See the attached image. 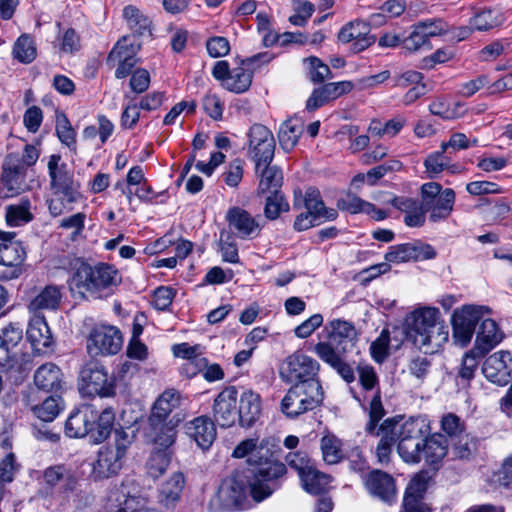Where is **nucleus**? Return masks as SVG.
Returning a JSON list of instances; mask_svg holds the SVG:
<instances>
[{
	"label": "nucleus",
	"mask_w": 512,
	"mask_h": 512,
	"mask_svg": "<svg viewBox=\"0 0 512 512\" xmlns=\"http://www.w3.org/2000/svg\"><path fill=\"white\" fill-rule=\"evenodd\" d=\"M274 448L269 439L249 438L241 441L232 453L234 458L248 457L250 494L257 502L269 497L279 487L277 481L287 472L286 465L277 459Z\"/></svg>",
	"instance_id": "nucleus-1"
},
{
	"label": "nucleus",
	"mask_w": 512,
	"mask_h": 512,
	"mask_svg": "<svg viewBox=\"0 0 512 512\" xmlns=\"http://www.w3.org/2000/svg\"><path fill=\"white\" fill-rule=\"evenodd\" d=\"M406 336L425 354L436 353L449 339V329L436 308H420L411 312L406 320Z\"/></svg>",
	"instance_id": "nucleus-2"
},
{
	"label": "nucleus",
	"mask_w": 512,
	"mask_h": 512,
	"mask_svg": "<svg viewBox=\"0 0 512 512\" xmlns=\"http://www.w3.org/2000/svg\"><path fill=\"white\" fill-rule=\"evenodd\" d=\"M121 277L118 270L106 263L92 266L81 263L70 279V289L83 299H102L112 294L119 285Z\"/></svg>",
	"instance_id": "nucleus-3"
},
{
	"label": "nucleus",
	"mask_w": 512,
	"mask_h": 512,
	"mask_svg": "<svg viewBox=\"0 0 512 512\" xmlns=\"http://www.w3.org/2000/svg\"><path fill=\"white\" fill-rule=\"evenodd\" d=\"M325 392L321 381L293 383L281 401L282 412L291 419L319 408Z\"/></svg>",
	"instance_id": "nucleus-4"
},
{
	"label": "nucleus",
	"mask_w": 512,
	"mask_h": 512,
	"mask_svg": "<svg viewBox=\"0 0 512 512\" xmlns=\"http://www.w3.org/2000/svg\"><path fill=\"white\" fill-rule=\"evenodd\" d=\"M130 444L128 434L123 430H116L114 443L99 449L97 459L93 463V476L96 479H105L116 475L123 466Z\"/></svg>",
	"instance_id": "nucleus-5"
},
{
	"label": "nucleus",
	"mask_w": 512,
	"mask_h": 512,
	"mask_svg": "<svg viewBox=\"0 0 512 512\" xmlns=\"http://www.w3.org/2000/svg\"><path fill=\"white\" fill-rule=\"evenodd\" d=\"M249 488L248 476L236 472L225 478L215 496L211 499V505L216 510H242L246 507Z\"/></svg>",
	"instance_id": "nucleus-6"
},
{
	"label": "nucleus",
	"mask_w": 512,
	"mask_h": 512,
	"mask_svg": "<svg viewBox=\"0 0 512 512\" xmlns=\"http://www.w3.org/2000/svg\"><path fill=\"white\" fill-rule=\"evenodd\" d=\"M420 195L425 214L429 213L431 222L446 220L451 215L456 197L453 189H443L437 182H427L421 186Z\"/></svg>",
	"instance_id": "nucleus-7"
},
{
	"label": "nucleus",
	"mask_w": 512,
	"mask_h": 512,
	"mask_svg": "<svg viewBox=\"0 0 512 512\" xmlns=\"http://www.w3.org/2000/svg\"><path fill=\"white\" fill-rule=\"evenodd\" d=\"M320 364L313 357L298 350L287 356L279 369V375L287 384L321 381Z\"/></svg>",
	"instance_id": "nucleus-8"
},
{
	"label": "nucleus",
	"mask_w": 512,
	"mask_h": 512,
	"mask_svg": "<svg viewBox=\"0 0 512 512\" xmlns=\"http://www.w3.org/2000/svg\"><path fill=\"white\" fill-rule=\"evenodd\" d=\"M123 345L121 331L112 325H95L87 337V352L91 356L117 354Z\"/></svg>",
	"instance_id": "nucleus-9"
},
{
	"label": "nucleus",
	"mask_w": 512,
	"mask_h": 512,
	"mask_svg": "<svg viewBox=\"0 0 512 512\" xmlns=\"http://www.w3.org/2000/svg\"><path fill=\"white\" fill-rule=\"evenodd\" d=\"M489 313L487 306L465 305L452 315L453 339L461 347L467 346L475 332L477 324L484 313Z\"/></svg>",
	"instance_id": "nucleus-10"
},
{
	"label": "nucleus",
	"mask_w": 512,
	"mask_h": 512,
	"mask_svg": "<svg viewBox=\"0 0 512 512\" xmlns=\"http://www.w3.org/2000/svg\"><path fill=\"white\" fill-rule=\"evenodd\" d=\"M275 139L272 132L262 124H254L248 132V153L255 162L258 173L262 163L270 164L274 158Z\"/></svg>",
	"instance_id": "nucleus-11"
},
{
	"label": "nucleus",
	"mask_w": 512,
	"mask_h": 512,
	"mask_svg": "<svg viewBox=\"0 0 512 512\" xmlns=\"http://www.w3.org/2000/svg\"><path fill=\"white\" fill-rule=\"evenodd\" d=\"M15 232L0 230V264L9 267L4 278H18L22 273V264L26 258V250L22 243L15 240Z\"/></svg>",
	"instance_id": "nucleus-12"
},
{
	"label": "nucleus",
	"mask_w": 512,
	"mask_h": 512,
	"mask_svg": "<svg viewBox=\"0 0 512 512\" xmlns=\"http://www.w3.org/2000/svg\"><path fill=\"white\" fill-rule=\"evenodd\" d=\"M80 377L91 393L100 397H112L116 394L114 377L109 376L105 367L98 362L86 363L80 372Z\"/></svg>",
	"instance_id": "nucleus-13"
},
{
	"label": "nucleus",
	"mask_w": 512,
	"mask_h": 512,
	"mask_svg": "<svg viewBox=\"0 0 512 512\" xmlns=\"http://www.w3.org/2000/svg\"><path fill=\"white\" fill-rule=\"evenodd\" d=\"M230 231L240 239H254L261 230L260 216H252L248 211L240 207L230 208L225 216Z\"/></svg>",
	"instance_id": "nucleus-14"
},
{
	"label": "nucleus",
	"mask_w": 512,
	"mask_h": 512,
	"mask_svg": "<svg viewBox=\"0 0 512 512\" xmlns=\"http://www.w3.org/2000/svg\"><path fill=\"white\" fill-rule=\"evenodd\" d=\"M238 391L234 386L225 387L214 399L212 412L220 427H231L238 420Z\"/></svg>",
	"instance_id": "nucleus-15"
},
{
	"label": "nucleus",
	"mask_w": 512,
	"mask_h": 512,
	"mask_svg": "<svg viewBox=\"0 0 512 512\" xmlns=\"http://www.w3.org/2000/svg\"><path fill=\"white\" fill-rule=\"evenodd\" d=\"M370 24L363 20H355L344 25L339 33L338 40L341 43L351 44V51L359 53L375 43L376 37L371 33Z\"/></svg>",
	"instance_id": "nucleus-16"
},
{
	"label": "nucleus",
	"mask_w": 512,
	"mask_h": 512,
	"mask_svg": "<svg viewBox=\"0 0 512 512\" xmlns=\"http://www.w3.org/2000/svg\"><path fill=\"white\" fill-rule=\"evenodd\" d=\"M482 371L492 383L500 386L512 383V354L509 351L493 353L485 360Z\"/></svg>",
	"instance_id": "nucleus-17"
},
{
	"label": "nucleus",
	"mask_w": 512,
	"mask_h": 512,
	"mask_svg": "<svg viewBox=\"0 0 512 512\" xmlns=\"http://www.w3.org/2000/svg\"><path fill=\"white\" fill-rule=\"evenodd\" d=\"M436 257V251L429 244L420 242L404 243L389 247L385 260L390 263L429 260Z\"/></svg>",
	"instance_id": "nucleus-18"
},
{
	"label": "nucleus",
	"mask_w": 512,
	"mask_h": 512,
	"mask_svg": "<svg viewBox=\"0 0 512 512\" xmlns=\"http://www.w3.org/2000/svg\"><path fill=\"white\" fill-rule=\"evenodd\" d=\"M271 56L268 53H258L252 57L242 60L241 66L231 70L224 87L234 93H243L249 89L252 83L253 73L251 70L246 69L244 66H253L258 62L268 63Z\"/></svg>",
	"instance_id": "nucleus-19"
},
{
	"label": "nucleus",
	"mask_w": 512,
	"mask_h": 512,
	"mask_svg": "<svg viewBox=\"0 0 512 512\" xmlns=\"http://www.w3.org/2000/svg\"><path fill=\"white\" fill-rule=\"evenodd\" d=\"M137 47L128 43V39L123 37L120 39L107 57V63L111 66L118 65L115 71V77L122 79L127 77L132 72V69L137 64Z\"/></svg>",
	"instance_id": "nucleus-20"
},
{
	"label": "nucleus",
	"mask_w": 512,
	"mask_h": 512,
	"mask_svg": "<svg viewBox=\"0 0 512 512\" xmlns=\"http://www.w3.org/2000/svg\"><path fill=\"white\" fill-rule=\"evenodd\" d=\"M96 408L93 405H83L73 410L68 416L64 431L70 438L90 436L91 427L95 425Z\"/></svg>",
	"instance_id": "nucleus-21"
},
{
	"label": "nucleus",
	"mask_w": 512,
	"mask_h": 512,
	"mask_svg": "<svg viewBox=\"0 0 512 512\" xmlns=\"http://www.w3.org/2000/svg\"><path fill=\"white\" fill-rule=\"evenodd\" d=\"M26 168L16 154H9L3 163L2 182L9 194L13 196L23 192L27 185L25 183Z\"/></svg>",
	"instance_id": "nucleus-22"
},
{
	"label": "nucleus",
	"mask_w": 512,
	"mask_h": 512,
	"mask_svg": "<svg viewBox=\"0 0 512 512\" xmlns=\"http://www.w3.org/2000/svg\"><path fill=\"white\" fill-rule=\"evenodd\" d=\"M105 510L106 512H140L149 509L145 507L142 498L130 495L127 487L122 485L110 490Z\"/></svg>",
	"instance_id": "nucleus-23"
},
{
	"label": "nucleus",
	"mask_w": 512,
	"mask_h": 512,
	"mask_svg": "<svg viewBox=\"0 0 512 512\" xmlns=\"http://www.w3.org/2000/svg\"><path fill=\"white\" fill-rule=\"evenodd\" d=\"M364 485L368 492L391 504L396 499V485L393 477L381 470H373L364 478Z\"/></svg>",
	"instance_id": "nucleus-24"
},
{
	"label": "nucleus",
	"mask_w": 512,
	"mask_h": 512,
	"mask_svg": "<svg viewBox=\"0 0 512 512\" xmlns=\"http://www.w3.org/2000/svg\"><path fill=\"white\" fill-rule=\"evenodd\" d=\"M34 384L38 390L47 393H58L64 386L62 370L52 362L44 363L34 373Z\"/></svg>",
	"instance_id": "nucleus-25"
},
{
	"label": "nucleus",
	"mask_w": 512,
	"mask_h": 512,
	"mask_svg": "<svg viewBox=\"0 0 512 512\" xmlns=\"http://www.w3.org/2000/svg\"><path fill=\"white\" fill-rule=\"evenodd\" d=\"M394 208L405 213L404 223L408 227H421L424 225L426 216L423 202L406 196H393L387 200Z\"/></svg>",
	"instance_id": "nucleus-26"
},
{
	"label": "nucleus",
	"mask_w": 512,
	"mask_h": 512,
	"mask_svg": "<svg viewBox=\"0 0 512 512\" xmlns=\"http://www.w3.org/2000/svg\"><path fill=\"white\" fill-rule=\"evenodd\" d=\"M426 490V476L423 474L415 475L405 492L402 505L404 512H430V507L422 501Z\"/></svg>",
	"instance_id": "nucleus-27"
},
{
	"label": "nucleus",
	"mask_w": 512,
	"mask_h": 512,
	"mask_svg": "<svg viewBox=\"0 0 512 512\" xmlns=\"http://www.w3.org/2000/svg\"><path fill=\"white\" fill-rule=\"evenodd\" d=\"M186 434L203 450L216 438L215 423L208 416H199L186 423Z\"/></svg>",
	"instance_id": "nucleus-28"
},
{
	"label": "nucleus",
	"mask_w": 512,
	"mask_h": 512,
	"mask_svg": "<svg viewBox=\"0 0 512 512\" xmlns=\"http://www.w3.org/2000/svg\"><path fill=\"white\" fill-rule=\"evenodd\" d=\"M26 335L33 350L38 353H45L53 345L50 328L43 316H35L30 320Z\"/></svg>",
	"instance_id": "nucleus-29"
},
{
	"label": "nucleus",
	"mask_w": 512,
	"mask_h": 512,
	"mask_svg": "<svg viewBox=\"0 0 512 512\" xmlns=\"http://www.w3.org/2000/svg\"><path fill=\"white\" fill-rule=\"evenodd\" d=\"M503 337L504 334L497 323L490 318L485 319L480 325L472 349L477 351L478 355H485L497 346L502 341Z\"/></svg>",
	"instance_id": "nucleus-30"
},
{
	"label": "nucleus",
	"mask_w": 512,
	"mask_h": 512,
	"mask_svg": "<svg viewBox=\"0 0 512 512\" xmlns=\"http://www.w3.org/2000/svg\"><path fill=\"white\" fill-rule=\"evenodd\" d=\"M184 487V474L180 471L174 472L160 486L157 496L158 503L167 509L174 508L181 500Z\"/></svg>",
	"instance_id": "nucleus-31"
},
{
	"label": "nucleus",
	"mask_w": 512,
	"mask_h": 512,
	"mask_svg": "<svg viewBox=\"0 0 512 512\" xmlns=\"http://www.w3.org/2000/svg\"><path fill=\"white\" fill-rule=\"evenodd\" d=\"M61 156L53 154L48 161V172L52 191L79 188L73 175L68 171L65 163H60Z\"/></svg>",
	"instance_id": "nucleus-32"
},
{
	"label": "nucleus",
	"mask_w": 512,
	"mask_h": 512,
	"mask_svg": "<svg viewBox=\"0 0 512 512\" xmlns=\"http://www.w3.org/2000/svg\"><path fill=\"white\" fill-rule=\"evenodd\" d=\"M238 402V420L240 425L251 427L261 414L260 395L252 390H246L241 394Z\"/></svg>",
	"instance_id": "nucleus-33"
},
{
	"label": "nucleus",
	"mask_w": 512,
	"mask_h": 512,
	"mask_svg": "<svg viewBox=\"0 0 512 512\" xmlns=\"http://www.w3.org/2000/svg\"><path fill=\"white\" fill-rule=\"evenodd\" d=\"M337 206L339 209L352 214L365 213L376 221H381L388 217L387 211L379 209L374 204L355 195H347L345 198L339 199Z\"/></svg>",
	"instance_id": "nucleus-34"
},
{
	"label": "nucleus",
	"mask_w": 512,
	"mask_h": 512,
	"mask_svg": "<svg viewBox=\"0 0 512 512\" xmlns=\"http://www.w3.org/2000/svg\"><path fill=\"white\" fill-rule=\"evenodd\" d=\"M181 401V394L174 389L165 390L153 404L151 414L149 416L150 421H155L156 424L159 421H167L171 412L178 408Z\"/></svg>",
	"instance_id": "nucleus-35"
},
{
	"label": "nucleus",
	"mask_w": 512,
	"mask_h": 512,
	"mask_svg": "<svg viewBox=\"0 0 512 512\" xmlns=\"http://www.w3.org/2000/svg\"><path fill=\"white\" fill-rule=\"evenodd\" d=\"M326 330L328 332L329 340L332 343H335V345L340 347H347L348 344L350 346L354 345L357 333L352 323L345 320L335 319L326 325Z\"/></svg>",
	"instance_id": "nucleus-36"
},
{
	"label": "nucleus",
	"mask_w": 512,
	"mask_h": 512,
	"mask_svg": "<svg viewBox=\"0 0 512 512\" xmlns=\"http://www.w3.org/2000/svg\"><path fill=\"white\" fill-rule=\"evenodd\" d=\"M30 369V361L25 359L24 355L17 358L15 355L8 354V358L0 359V373L5 374L6 378L14 384L22 383Z\"/></svg>",
	"instance_id": "nucleus-37"
},
{
	"label": "nucleus",
	"mask_w": 512,
	"mask_h": 512,
	"mask_svg": "<svg viewBox=\"0 0 512 512\" xmlns=\"http://www.w3.org/2000/svg\"><path fill=\"white\" fill-rule=\"evenodd\" d=\"M80 198L79 188L53 191V197L48 203L49 212L53 217L67 213L73 209L72 204Z\"/></svg>",
	"instance_id": "nucleus-38"
},
{
	"label": "nucleus",
	"mask_w": 512,
	"mask_h": 512,
	"mask_svg": "<svg viewBox=\"0 0 512 512\" xmlns=\"http://www.w3.org/2000/svg\"><path fill=\"white\" fill-rule=\"evenodd\" d=\"M44 480L52 487L58 486L64 494L73 491L77 485L74 475L60 465L47 468L44 472Z\"/></svg>",
	"instance_id": "nucleus-39"
},
{
	"label": "nucleus",
	"mask_w": 512,
	"mask_h": 512,
	"mask_svg": "<svg viewBox=\"0 0 512 512\" xmlns=\"http://www.w3.org/2000/svg\"><path fill=\"white\" fill-rule=\"evenodd\" d=\"M451 151L443 150L432 152L429 154L425 161L424 167L430 178L437 177L444 170H450L455 173L458 169L456 164H452Z\"/></svg>",
	"instance_id": "nucleus-40"
},
{
	"label": "nucleus",
	"mask_w": 512,
	"mask_h": 512,
	"mask_svg": "<svg viewBox=\"0 0 512 512\" xmlns=\"http://www.w3.org/2000/svg\"><path fill=\"white\" fill-rule=\"evenodd\" d=\"M115 412L112 408H105L102 412L96 410L95 425L91 427L90 438L94 443H102L111 434L114 428Z\"/></svg>",
	"instance_id": "nucleus-41"
},
{
	"label": "nucleus",
	"mask_w": 512,
	"mask_h": 512,
	"mask_svg": "<svg viewBox=\"0 0 512 512\" xmlns=\"http://www.w3.org/2000/svg\"><path fill=\"white\" fill-rule=\"evenodd\" d=\"M303 132V123L298 118H290L283 122L278 131V140L281 148L291 151L299 141Z\"/></svg>",
	"instance_id": "nucleus-42"
},
{
	"label": "nucleus",
	"mask_w": 512,
	"mask_h": 512,
	"mask_svg": "<svg viewBox=\"0 0 512 512\" xmlns=\"http://www.w3.org/2000/svg\"><path fill=\"white\" fill-rule=\"evenodd\" d=\"M304 206L307 212H311L325 221L335 220L338 216L336 209L325 207L320 192L313 187L308 188L305 192Z\"/></svg>",
	"instance_id": "nucleus-43"
},
{
	"label": "nucleus",
	"mask_w": 512,
	"mask_h": 512,
	"mask_svg": "<svg viewBox=\"0 0 512 512\" xmlns=\"http://www.w3.org/2000/svg\"><path fill=\"white\" fill-rule=\"evenodd\" d=\"M61 300V292L57 286L48 285L36 294L29 303V310L38 312L41 310H54Z\"/></svg>",
	"instance_id": "nucleus-44"
},
{
	"label": "nucleus",
	"mask_w": 512,
	"mask_h": 512,
	"mask_svg": "<svg viewBox=\"0 0 512 512\" xmlns=\"http://www.w3.org/2000/svg\"><path fill=\"white\" fill-rule=\"evenodd\" d=\"M148 435L155 444L168 448L176 438L175 426L172 421H159L156 424L148 419Z\"/></svg>",
	"instance_id": "nucleus-45"
},
{
	"label": "nucleus",
	"mask_w": 512,
	"mask_h": 512,
	"mask_svg": "<svg viewBox=\"0 0 512 512\" xmlns=\"http://www.w3.org/2000/svg\"><path fill=\"white\" fill-rule=\"evenodd\" d=\"M421 452L422 459L428 464H436L447 454V440L442 435L426 438L423 441Z\"/></svg>",
	"instance_id": "nucleus-46"
},
{
	"label": "nucleus",
	"mask_w": 512,
	"mask_h": 512,
	"mask_svg": "<svg viewBox=\"0 0 512 512\" xmlns=\"http://www.w3.org/2000/svg\"><path fill=\"white\" fill-rule=\"evenodd\" d=\"M332 477L319 471L314 465L300 478L302 487L311 494H320L328 490Z\"/></svg>",
	"instance_id": "nucleus-47"
},
{
	"label": "nucleus",
	"mask_w": 512,
	"mask_h": 512,
	"mask_svg": "<svg viewBox=\"0 0 512 512\" xmlns=\"http://www.w3.org/2000/svg\"><path fill=\"white\" fill-rule=\"evenodd\" d=\"M27 406L33 415L43 422L53 421L62 409L61 398L55 396L47 397L41 404H34L28 399Z\"/></svg>",
	"instance_id": "nucleus-48"
},
{
	"label": "nucleus",
	"mask_w": 512,
	"mask_h": 512,
	"mask_svg": "<svg viewBox=\"0 0 512 512\" xmlns=\"http://www.w3.org/2000/svg\"><path fill=\"white\" fill-rule=\"evenodd\" d=\"M263 169L260 172V180L257 192L259 195L279 191L283 182V175L277 166L262 163Z\"/></svg>",
	"instance_id": "nucleus-49"
},
{
	"label": "nucleus",
	"mask_w": 512,
	"mask_h": 512,
	"mask_svg": "<svg viewBox=\"0 0 512 512\" xmlns=\"http://www.w3.org/2000/svg\"><path fill=\"white\" fill-rule=\"evenodd\" d=\"M23 338V329L18 323H10L0 333V359L8 358Z\"/></svg>",
	"instance_id": "nucleus-50"
},
{
	"label": "nucleus",
	"mask_w": 512,
	"mask_h": 512,
	"mask_svg": "<svg viewBox=\"0 0 512 512\" xmlns=\"http://www.w3.org/2000/svg\"><path fill=\"white\" fill-rule=\"evenodd\" d=\"M504 21L503 15L498 9H486L476 13L469 21L474 30L488 31L500 26Z\"/></svg>",
	"instance_id": "nucleus-51"
},
{
	"label": "nucleus",
	"mask_w": 512,
	"mask_h": 512,
	"mask_svg": "<svg viewBox=\"0 0 512 512\" xmlns=\"http://www.w3.org/2000/svg\"><path fill=\"white\" fill-rule=\"evenodd\" d=\"M30 201L21 199L18 204H11L6 207V222L11 227L21 226L32 220L33 216L30 212Z\"/></svg>",
	"instance_id": "nucleus-52"
},
{
	"label": "nucleus",
	"mask_w": 512,
	"mask_h": 512,
	"mask_svg": "<svg viewBox=\"0 0 512 512\" xmlns=\"http://www.w3.org/2000/svg\"><path fill=\"white\" fill-rule=\"evenodd\" d=\"M323 460L330 465L339 463L343 458L342 442L333 434H327L320 440Z\"/></svg>",
	"instance_id": "nucleus-53"
},
{
	"label": "nucleus",
	"mask_w": 512,
	"mask_h": 512,
	"mask_svg": "<svg viewBox=\"0 0 512 512\" xmlns=\"http://www.w3.org/2000/svg\"><path fill=\"white\" fill-rule=\"evenodd\" d=\"M429 426L426 421L420 417L410 418L406 421L400 417V436L401 439H412L417 440L424 438V436L428 433Z\"/></svg>",
	"instance_id": "nucleus-54"
},
{
	"label": "nucleus",
	"mask_w": 512,
	"mask_h": 512,
	"mask_svg": "<svg viewBox=\"0 0 512 512\" xmlns=\"http://www.w3.org/2000/svg\"><path fill=\"white\" fill-rule=\"evenodd\" d=\"M366 433L371 436L380 437V440L394 445L396 442H399L400 418H387L380 426L376 425L373 431H367Z\"/></svg>",
	"instance_id": "nucleus-55"
},
{
	"label": "nucleus",
	"mask_w": 512,
	"mask_h": 512,
	"mask_svg": "<svg viewBox=\"0 0 512 512\" xmlns=\"http://www.w3.org/2000/svg\"><path fill=\"white\" fill-rule=\"evenodd\" d=\"M123 17L129 28L136 34L142 35L149 30L151 21L137 7L126 6L123 9Z\"/></svg>",
	"instance_id": "nucleus-56"
},
{
	"label": "nucleus",
	"mask_w": 512,
	"mask_h": 512,
	"mask_svg": "<svg viewBox=\"0 0 512 512\" xmlns=\"http://www.w3.org/2000/svg\"><path fill=\"white\" fill-rule=\"evenodd\" d=\"M315 354L329 366L333 367L337 365L338 361L342 358V354L347 352L346 346H338L335 343L319 342L314 346Z\"/></svg>",
	"instance_id": "nucleus-57"
},
{
	"label": "nucleus",
	"mask_w": 512,
	"mask_h": 512,
	"mask_svg": "<svg viewBox=\"0 0 512 512\" xmlns=\"http://www.w3.org/2000/svg\"><path fill=\"white\" fill-rule=\"evenodd\" d=\"M170 462L171 457L167 451H154L146 462V472L151 478L157 479L164 474L169 467Z\"/></svg>",
	"instance_id": "nucleus-58"
},
{
	"label": "nucleus",
	"mask_w": 512,
	"mask_h": 512,
	"mask_svg": "<svg viewBox=\"0 0 512 512\" xmlns=\"http://www.w3.org/2000/svg\"><path fill=\"white\" fill-rule=\"evenodd\" d=\"M424 438L412 440L401 439L398 442V453L407 463H418L422 459V445Z\"/></svg>",
	"instance_id": "nucleus-59"
},
{
	"label": "nucleus",
	"mask_w": 512,
	"mask_h": 512,
	"mask_svg": "<svg viewBox=\"0 0 512 512\" xmlns=\"http://www.w3.org/2000/svg\"><path fill=\"white\" fill-rule=\"evenodd\" d=\"M56 134L61 143L75 150L76 148V132L72 128L69 119L63 113L56 114Z\"/></svg>",
	"instance_id": "nucleus-60"
},
{
	"label": "nucleus",
	"mask_w": 512,
	"mask_h": 512,
	"mask_svg": "<svg viewBox=\"0 0 512 512\" xmlns=\"http://www.w3.org/2000/svg\"><path fill=\"white\" fill-rule=\"evenodd\" d=\"M289 210V204L280 191H274L266 198L264 207L265 217L269 220H275L282 212Z\"/></svg>",
	"instance_id": "nucleus-61"
},
{
	"label": "nucleus",
	"mask_w": 512,
	"mask_h": 512,
	"mask_svg": "<svg viewBox=\"0 0 512 512\" xmlns=\"http://www.w3.org/2000/svg\"><path fill=\"white\" fill-rule=\"evenodd\" d=\"M14 57L22 63H30L36 57V48L33 40L27 36H20L13 47Z\"/></svg>",
	"instance_id": "nucleus-62"
},
{
	"label": "nucleus",
	"mask_w": 512,
	"mask_h": 512,
	"mask_svg": "<svg viewBox=\"0 0 512 512\" xmlns=\"http://www.w3.org/2000/svg\"><path fill=\"white\" fill-rule=\"evenodd\" d=\"M307 64L308 77L313 83H322L331 77L329 66L315 56L304 59Z\"/></svg>",
	"instance_id": "nucleus-63"
},
{
	"label": "nucleus",
	"mask_w": 512,
	"mask_h": 512,
	"mask_svg": "<svg viewBox=\"0 0 512 512\" xmlns=\"http://www.w3.org/2000/svg\"><path fill=\"white\" fill-rule=\"evenodd\" d=\"M285 461L291 469L297 472L299 478L314 465L309 456L301 451L289 452L285 457Z\"/></svg>",
	"instance_id": "nucleus-64"
}]
</instances>
